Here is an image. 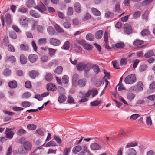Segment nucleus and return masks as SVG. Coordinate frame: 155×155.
<instances>
[{
	"label": "nucleus",
	"instance_id": "69168bd1",
	"mask_svg": "<svg viewBox=\"0 0 155 155\" xmlns=\"http://www.w3.org/2000/svg\"><path fill=\"white\" fill-rule=\"evenodd\" d=\"M63 25L65 28H69L71 27V24L68 22H65L63 23Z\"/></svg>",
	"mask_w": 155,
	"mask_h": 155
},
{
	"label": "nucleus",
	"instance_id": "a18cd8bd",
	"mask_svg": "<svg viewBox=\"0 0 155 155\" xmlns=\"http://www.w3.org/2000/svg\"><path fill=\"white\" fill-rule=\"evenodd\" d=\"M135 97V95L133 93H128L127 95V98L130 101L133 100L134 98Z\"/></svg>",
	"mask_w": 155,
	"mask_h": 155
},
{
	"label": "nucleus",
	"instance_id": "4c0bfd02",
	"mask_svg": "<svg viewBox=\"0 0 155 155\" xmlns=\"http://www.w3.org/2000/svg\"><path fill=\"white\" fill-rule=\"evenodd\" d=\"M63 68L62 67L59 66L55 69L54 72L57 74H59L61 73L62 71Z\"/></svg>",
	"mask_w": 155,
	"mask_h": 155
},
{
	"label": "nucleus",
	"instance_id": "864d4df0",
	"mask_svg": "<svg viewBox=\"0 0 155 155\" xmlns=\"http://www.w3.org/2000/svg\"><path fill=\"white\" fill-rule=\"evenodd\" d=\"M140 12L139 11H137L133 14V18L134 19H137L140 16Z\"/></svg>",
	"mask_w": 155,
	"mask_h": 155
},
{
	"label": "nucleus",
	"instance_id": "c9c22d12",
	"mask_svg": "<svg viewBox=\"0 0 155 155\" xmlns=\"http://www.w3.org/2000/svg\"><path fill=\"white\" fill-rule=\"evenodd\" d=\"M91 10L93 14L96 16H99L101 15L100 11L96 8H92Z\"/></svg>",
	"mask_w": 155,
	"mask_h": 155
},
{
	"label": "nucleus",
	"instance_id": "39448f33",
	"mask_svg": "<svg viewBox=\"0 0 155 155\" xmlns=\"http://www.w3.org/2000/svg\"><path fill=\"white\" fill-rule=\"evenodd\" d=\"M49 42L51 45L56 46L60 45L61 43L59 40L54 38L50 39Z\"/></svg>",
	"mask_w": 155,
	"mask_h": 155
},
{
	"label": "nucleus",
	"instance_id": "6e6d98bb",
	"mask_svg": "<svg viewBox=\"0 0 155 155\" xmlns=\"http://www.w3.org/2000/svg\"><path fill=\"white\" fill-rule=\"evenodd\" d=\"M48 51H49V54L50 56L53 55L55 53L56 49L51 48H48Z\"/></svg>",
	"mask_w": 155,
	"mask_h": 155
},
{
	"label": "nucleus",
	"instance_id": "7c9ffc66",
	"mask_svg": "<svg viewBox=\"0 0 155 155\" xmlns=\"http://www.w3.org/2000/svg\"><path fill=\"white\" fill-rule=\"evenodd\" d=\"M83 47L85 49L87 50H91L92 49V46L91 45L86 43L85 42L84 44Z\"/></svg>",
	"mask_w": 155,
	"mask_h": 155
},
{
	"label": "nucleus",
	"instance_id": "a878e982",
	"mask_svg": "<svg viewBox=\"0 0 155 155\" xmlns=\"http://www.w3.org/2000/svg\"><path fill=\"white\" fill-rule=\"evenodd\" d=\"M82 147L80 146H77L74 147L72 149V152L74 154H77L82 149Z\"/></svg>",
	"mask_w": 155,
	"mask_h": 155
},
{
	"label": "nucleus",
	"instance_id": "338daca9",
	"mask_svg": "<svg viewBox=\"0 0 155 155\" xmlns=\"http://www.w3.org/2000/svg\"><path fill=\"white\" fill-rule=\"evenodd\" d=\"M112 62L113 66L114 68L117 69L119 68V64L116 61H113Z\"/></svg>",
	"mask_w": 155,
	"mask_h": 155
},
{
	"label": "nucleus",
	"instance_id": "f257e3e1",
	"mask_svg": "<svg viewBox=\"0 0 155 155\" xmlns=\"http://www.w3.org/2000/svg\"><path fill=\"white\" fill-rule=\"evenodd\" d=\"M76 68L78 71H82L84 70V76L86 78L88 77V74L91 68L87 66V64L83 62H79L77 65Z\"/></svg>",
	"mask_w": 155,
	"mask_h": 155
},
{
	"label": "nucleus",
	"instance_id": "e2e57ef3",
	"mask_svg": "<svg viewBox=\"0 0 155 155\" xmlns=\"http://www.w3.org/2000/svg\"><path fill=\"white\" fill-rule=\"evenodd\" d=\"M139 117L140 115L139 114H134L131 116L130 118L131 120H134L138 118Z\"/></svg>",
	"mask_w": 155,
	"mask_h": 155
},
{
	"label": "nucleus",
	"instance_id": "cd10ccee",
	"mask_svg": "<svg viewBox=\"0 0 155 155\" xmlns=\"http://www.w3.org/2000/svg\"><path fill=\"white\" fill-rule=\"evenodd\" d=\"M154 55L153 51L150 50L144 54V56L145 58H149Z\"/></svg>",
	"mask_w": 155,
	"mask_h": 155
},
{
	"label": "nucleus",
	"instance_id": "09e8293b",
	"mask_svg": "<svg viewBox=\"0 0 155 155\" xmlns=\"http://www.w3.org/2000/svg\"><path fill=\"white\" fill-rule=\"evenodd\" d=\"M94 72L96 74H97L100 71V70L99 67L96 65H94L93 66Z\"/></svg>",
	"mask_w": 155,
	"mask_h": 155
},
{
	"label": "nucleus",
	"instance_id": "bb28decb",
	"mask_svg": "<svg viewBox=\"0 0 155 155\" xmlns=\"http://www.w3.org/2000/svg\"><path fill=\"white\" fill-rule=\"evenodd\" d=\"M137 142L135 141L128 143L126 146V148H129L132 147H134L137 145Z\"/></svg>",
	"mask_w": 155,
	"mask_h": 155
},
{
	"label": "nucleus",
	"instance_id": "e433bc0d",
	"mask_svg": "<svg viewBox=\"0 0 155 155\" xmlns=\"http://www.w3.org/2000/svg\"><path fill=\"white\" fill-rule=\"evenodd\" d=\"M101 103V101L100 100H96L90 103L91 105L92 106H98Z\"/></svg>",
	"mask_w": 155,
	"mask_h": 155
},
{
	"label": "nucleus",
	"instance_id": "f8f14e48",
	"mask_svg": "<svg viewBox=\"0 0 155 155\" xmlns=\"http://www.w3.org/2000/svg\"><path fill=\"white\" fill-rule=\"evenodd\" d=\"M91 149L93 150H97L101 149V147L97 143L92 144L91 145Z\"/></svg>",
	"mask_w": 155,
	"mask_h": 155
},
{
	"label": "nucleus",
	"instance_id": "bf43d9fd",
	"mask_svg": "<svg viewBox=\"0 0 155 155\" xmlns=\"http://www.w3.org/2000/svg\"><path fill=\"white\" fill-rule=\"evenodd\" d=\"M9 36L12 38L15 39L17 38V35L15 32L14 31H11L9 33Z\"/></svg>",
	"mask_w": 155,
	"mask_h": 155
},
{
	"label": "nucleus",
	"instance_id": "58836bf2",
	"mask_svg": "<svg viewBox=\"0 0 155 155\" xmlns=\"http://www.w3.org/2000/svg\"><path fill=\"white\" fill-rule=\"evenodd\" d=\"M66 97L64 95H61L58 98V101L60 103H62L66 100Z\"/></svg>",
	"mask_w": 155,
	"mask_h": 155
},
{
	"label": "nucleus",
	"instance_id": "5fc2aeb1",
	"mask_svg": "<svg viewBox=\"0 0 155 155\" xmlns=\"http://www.w3.org/2000/svg\"><path fill=\"white\" fill-rule=\"evenodd\" d=\"M150 34V33L149 31L147 29H143L141 33V34L142 36L147 35H149Z\"/></svg>",
	"mask_w": 155,
	"mask_h": 155
},
{
	"label": "nucleus",
	"instance_id": "8fccbe9b",
	"mask_svg": "<svg viewBox=\"0 0 155 155\" xmlns=\"http://www.w3.org/2000/svg\"><path fill=\"white\" fill-rule=\"evenodd\" d=\"M46 39L45 38H40L38 40V45H45L46 43Z\"/></svg>",
	"mask_w": 155,
	"mask_h": 155
},
{
	"label": "nucleus",
	"instance_id": "72a5a7b5",
	"mask_svg": "<svg viewBox=\"0 0 155 155\" xmlns=\"http://www.w3.org/2000/svg\"><path fill=\"white\" fill-rule=\"evenodd\" d=\"M35 4L34 1L33 0H29L27 2L26 5L28 8H31L34 6Z\"/></svg>",
	"mask_w": 155,
	"mask_h": 155
},
{
	"label": "nucleus",
	"instance_id": "dca6fc26",
	"mask_svg": "<svg viewBox=\"0 0 155 155\" xmlns=\"http://www.w3.org/2000/svg\"><path fill=\"white\" fill-rule=\"evenodd\" d=\"M29 61L31 63H34L36 61L38 57L35 54L30 55L28 57Z\"/></svg>",
	"mask_w": 155,
	"mask_h": 155
},
{
	"label": "nucleus",
	"instance_id": "c03bdc74",
	"mask_svg": "<svg viewBox=\"0 0 155 155\" xmlns=\"http://www.w3.org/2000/svg\"><path fill=\"white\" fill-rule=\"evenodd\" d=\"M21 50L23 51H27L28 49V47L27 45L22 44L20 45Z\"/></svg>",
	"mask_w": 155,
	"mask_h": 155
},
{
	"label": "nucleus",
	"instance_id": "37998d69",
	"mask_svg": "<svg viewBox=\"0 0 155 155\" xmlns=\"http://www.w3.org/2000/svg\"><path fill=\"white\" fill-rule=\"evenodd\" d=\"M127 62V59L126 58H123L121 59L120 64L121 65H124L126 64Z\"/></svg>",
	"mask_w": 155,
	"mask_h": 155
},
{
	"label": "nucleus",
	"instance_id": "79ce46f5",
	"mask_svg": "<svg viewBox=\"0 0 155 155\" xmlns=\"http://www.w3.org/2000/svg\"><path fill=\"white\" fill-rule=\"evenodd\" d=\"M71 150V147L65 148L63 152V155H69Z\"/></svg>",
	"mask_w": 155,
	"mask_h": 155
},
{
	"label": "nucleus",
	"instance_id": "ddd939ff",
	"mask_svg": "<svg viewBox=\"0 0 155 155\" xmlns=\"http://www.w3.org/2000/svg\"><path fill=\"white\" fill-rule=\"evenodd\" d=\"M28 19L25 17H21L20 20V23L21 25H25L28 23Z\"/></svg>",
	"mask_w": 155,
	"mask_h": 155
},
{
	"label": "nucleus",
	"instance_id": "f03ea898",
	"mask_svg": "<svg viewBox=\"0 0 155 155\" xmlns=\"http://www.w3.org/2000/svg\"><path fill=\"white\" fill-rule=\"evenodd\" d=\"M136 78L135 74H131L128 75L125 79V83L127 84H132L136 81Z\"/></svg>",
	"mask_w": 155,
	"mask_h": 155
},
{
	"label": "nucleus",
	"instance_id": "9b49d317",
	"mask_svg": "<svg viewBox=\"0 0 155 155\" xmlns=\"http://www.w3.org/2000/svg\"><path fill=\"white\" fill-rule=\"evenodd\" d=\"M86 82L87 81L85 79H80L78 81L77 86H79L81 87H83L85 85Z\"/></svg>",
	"mask_w": 155,
	"mask_h": 155
},
{
	"label": "nucleus",
	"instance_id": "ea45409f",
	"mask_svg": "<svg viewBox=\"0 0 155 155\" xmlns=\"http://www.w3.org/2000/svg\"><path fill=\"white\" fill-rule=\"evenodd\" d=\"M153 1V0H145L142 2V4L143 6H146L152 3Z\"/></svg>",
	"mask_w": 155,
	"mask_h": 155
},
{
	"label": "nucleus",
	"instance_id": "473e14b6",
	"mask_svg": "<svg viewBox=\"0 0 155 155\" xmlns=\"http://www.w3.org/2000/svg\"><path fill=\"white\" fill-rule=\"evenodd\" d=\"M54 27L56 31L59 33H63L64 32V30L58 25L56 24L54 25Z\"/></svg>",
	"mask_w": 155,
	"mask_h": 155
},
{
	"label": "nucleus",
	"instance_id": "412c9836",
	"mask_svg": "<svg viewBox=\"0 0 155 155\" xmlns=\"http://www.w3.org/2000/svg\"><path fill=\"white\" fill-rule=\"evenodd\" d=\"M103 32V31L102 30H100L97 31L95 35L96 38L98 39H101L102 37Z\"/></svg>",
	"mask_w": 155,
	"mask_h": 155
},
{
	"label": "nucleus",
	"instance_id": "4468645a",
	"mask_svg": "<svg viewBox=\"0 0 155 155\" xmlns=\"http://www.w3.org/2000/svg\"><path fill=\"white\" fill-rule=\"evenodd\" d=\"M74 7L75 11L76 12L80 13L81 12V5L78 2L75 3L74 5Z\"/></svg>",
	"mask_w": 155,
	"mask_h": 155
},
{
	"label": "nucleus",
	"instance_id": "052dcab7",
	"mask_svg": "<svg viewBox=\"0 0 155 155\" xmlns=\"http://www.w3.org/2000/svg\"><path fill=\"white\" fill-rule=\"evenodd\" d=\"M21 104L22 106L25 107H28L31 105V103L30 102L26 101V102H23Z\"/></svg>",
	"mask_w": 155,
	"mask_h": 155
},
{
	"label": "nucleus",
	"instance_id": "2f4dec72",
	"mask_svg": "<svg viewBox=\"0 0 155 155\" xmlns=\"http://www.w3.org/2000/svg\"><path fill=\"white\" fill-rule=\"evenodd\" d=\"M20 60L21 63L23 64H25L27 62V59L25 56L23 54L20 56Z\"/></svg>",
	"mask_w": 155,
	"mask_h": 155
},
{
	"label": "nucleus",
	"instance_id": "423d86ee",
	"mask_svg": "<svg viewBox=\"0 0 155 155\" xmlns=\"http://www.w3.org/2000/svg\"><path fill=\"white\" fill-rule=\"evenodd\" d=\"M32 144L29 141H25L23 143V147L27 151L30 150L32 148Z\"/></svg>",
	"mask_w": 155,
	"mask_h": 155
},
{
	"label": "nucleus",
	"instance_id": "c85d7f7f",
	"mask_svg": "<svg viewBox=\"0 0 155 155\" xmlns=\"http://www.w3.org/2000/svg\"><path fill=\"white\" fill-rule=\"evenodd\" d=\"M92 97H94L98 94V91L96 88H94L90 90Z\"/></svg>",
	"mask_w": 155,
	"mask_h": 155
},
{
	"label": "nucleus",
	"instance_id": "de8ad7c7",
	"mask_svg": "<svg viewBox=\"0 0 155 155\" xmlns=\"http://www.w3.org/2000/svg\"><path fill=\"white\" fill-rule=\"evenodd\" d=\"M144 41L140 40H137L134 42L133 44L135 46H138L143 44Z\"/></svg>",
	"mask_w": 155,
	"mask_h": 155
},
{
	"label": "nucleus",
	"instance_id": "b1692460",
	"mask_svg": "<svg viewBox=\"0 0 155 155\" xmlns=\"http://www.w3.org/2000/svg\"><path fill=\"white\" fill-rule=\"evenodd\" d=\"M137 91H142L143 90L144 87L143 82L141 81L138 82L137 84Z\"/></svg>",
	"mask_w": 155,
	"mask_h": 155
},
{
	"label": "nucleus",
	"instance_id": "6ab92c4d",
	"mask_svg": "<svg viewBox=\"0 0 155 155\" xmlns=\"http://www.w3.org/2000/svg\"><path fill=\"white\" fill-rule=\"evenodd\" d=\"M27 150L22 146H21L18 150L17 153L18 154L25 155L26 154Z\"/></svg>",
	"mask_w": 155,
	"mask_h": 155
},
{
	"label": "nucleus",
	"instance_id": "c756f323",
	"mask_svg": "<svg viewBox=\"0 0 155 155\" xmlns=\"http://www.w3.org/2000/svg\"><path fill=\"white\" fill-rule=\"evenodd\" d=\"M70 46V43L68 41L64 42L63 46L61 47L62 49L68 50Z\"/></svg>",
	"mask_w": 155,
	"mask_h": 155
},
{
	"label": "nucleus",
	"instance_id": "3c124183",
	"mask_svg": "<svg viewBox=\"0 0 155 155\" xmlns=\"http://www.w3.org/2000/svg\"><path fill=\"white\" fill-rule=\"evenodd\" d=\"M56 145V144L55 142L54 141H51L45 145V147H49L51 146H55Z\"/></svg>",
	"mask_w": 155,
	"mask_h": 155
},
{
	"label": "nucleus",
	"instance_id": "a19ab883",
	"mask_svg": "<svg viewBox=\"0 0 155 155\" xmlns=\"http://www.w3.org/2000/svg\"><path fill=\"white\" fill-rule=\"evenodd\" d=\"M36 128V125L34 124H29L27 126V129L30 130H35Z\"/></svg>",
	"mask_w": 155,
	"mask_h": 155
},
{
	"label": "nucleus",
	"instance_id": "aec40b11",
	"mask_svg": "<svg viewBox=\"0 0 155 155\" xmlns=\"http://www.w3.org/2000/svg\"><path fill=\"white\" fill-rule=\"evenodd\" d=\"M104 40L106 44L105 45V47L107 49H109V46L108 45V34L106 31H105L104 33Z\"/></svg>",
	"mask_w": 155,
	"mask_h": 155
},
{
	"label": "nucleus",
	"instance_id": "a211bd4d",
	"mask_svg": "<svg viewBox=\"0 0 155 155\" xmlns=\"http://www.w3.org/2000/svg\"><path fill=\"white\" fill-rule=\"evenodd\" d=\"M6 61H8V60L12 63L15 62L16 61L15 57L13 56H6L5 58Z\"/></svg>",
	"mask_w": 155,
	"mask_h": 155
},
{
	"label": "nucleus",
	"instance_id": "f3484780",
	"mask_svg": "<svg viewBox=\"0 0 155 155\" xmlns=\"http://www.w3.org/2000/svg\"><path fill=\"white\" fill-rule=\"evenodd\" d=\"M126 153L127 155H136L137 154L136 151L133 148L128 149Z\"/></svg>",
	"mask_w": 155,
	"mask_h": 155
},
{
	"label": "nucleus",
	"instance_id": "1a4fd4ad",
	"mask_svg": "<svg viewBox=\"0 0 155 155\" xmlns=\"http://www.w3.org/2000/svg\"><path fill=\"white\" fill-rule=\"evenodd\" d=\"M47 89L48 91L51 90L53 91H55L57 87L55 84L51 83H49L47 85Z\"/></svg>",
	"mask_w": 155,
	"mask_h": 155
},
{
	"label": "nucleus",
	"instance_id": "f704fd0d",
	"mask_svg": "<svg viewBox=\"0 0 155 155\" xmlns=\"http://www.w3.org/2000/svg\"><path fill=\"white\" fill-rule=\"evenodd\" d=\"M86 38L87 40L91 41H93L94 39V36L91 33H88L87 35L86 36Z\"/></svg>",
	"mask_w": 155,
	"mask_h": 155
},
{
	"label": "nucleus",
	"instance_id": "0eeeda50",
	"mask_svg": "<svg viewBox=\"0 0 155 155\" xmlns=\"http://www.w3.org/2000/svg\"><path fill=\"white\" fill-rule=\"evenodd\" d=\"M5 20L7 25H9L12 22L11 14L9 13H7L5 16Z\"/></svg>",
	"mask_w": 155,
	"mask_h": 155
},
{
	"label": "nucleus",
	"instance_id": "9d476101",
	"mask_svg": "<svg viewBox=\"0 0 155 155\" xmlns=\"http://www.w3.org/2000/svg\"><path fill=\"white\" fill-rule=\"evenodd\" d=\"M78 75L77 74H74L72 77V84L75 86H77V82L78 81Z\"/></svg>",
	"mask_w": 155,
	"mask_h": 155
},
{
	"label": "nucleus",
	"instance_id": "0e129e2a",
	"mask_svg": "<svg viewBox=\"0 0 155 155\" xmlns=\"http://www.w3.org/2000/svg\"><path fill=\"white\" fill-rule=\"evenodd\" d=\"M146 123L147 125L150 126L152 124V120L150 117H147L146 119Z\"/></svg>",
	"mask_w": 155,
	"mask_h": 155
},
{
	"label": "nucleus",
	"instance_id": "5701e85b",
	"mask_svg": "<svg viewBox=\"0 0 155 155\" xmlns=\"http://www.w3.org/2000/svg\"><path fill=\"white\" fill-rule=\"evenodd\" d=\"M8 86L11 88H15L17 86V82L15 80L12 81L8 83Z\"/></svg>",
	"mask_w": 155,
	"mask_h": 155
},
{
	"label": "nucleus",
	"instance_id": "20e7f679",
	"mask_svg": "<svg viewBox=\"0 0 155 155\" xmlns=\"http://www.w3.org/2000/svg\"><path fill=\"white\" fill-rule=\"evenodd\" d=\"M34 8L41 13H43L44 12L47 10L46 7L41 2H40L38 5L36 6Z\"/></svg>",
	"mask_w": 155,
	"mask_h": 155
},
{
	"label": "nucleus",
	"instance_id": "4be33fe9",
	"mask_svg": "<svg viewBox=\"0 0 155 155\" xmlns=\"http://www.w3.org/2000/svg\"><path fill=\"white\" fill-rule=\"evenodd\" d=\"M30 14L31 16L36 18H38L41 16L40 14L35 10L31 11L30 12Z\"/></svg>",
	"mask_w": 155,
	"mask_h": 155
},
{
	"label": "nucleus",
	"instance_id": "13d9d810",
	"mask_svg": "<svg viewBox=\"0 0 155 155\" xmlns=\"http://www.w3.org/2000/svg\"><path fill=\"white\" fill-rule=\"evenodd\" d=\"M45 78L47 81H50L52 79V75L51 74H48L46 75Z\"/></svg>",
	"mask_w": 155,
	"mask_h": 155
},
{
	"label": "nucleus",
	"instance_id": "4d7b16f0",
	"mask_svg": "<svg viewBox=\"0 0 155 155\" xmlns=\"http://www.w3.org/2000/svg\"><path fill=\"white\" fill-rule=\"evenodd\" d=\"M73 8L71 7H69L67 12V15L69 16H71L73 14Z\"/></svg>",
	"mask_w": 155,
	"mask_h": 155
},
{
	"label": "nucleus",
	"instance_id": "393cba45",
	"mask_svg": "<svg viewBox=\"0 0 155 155\" xmlns=\"http://www.w3.org/2000/svg\"><path fill=\"white\" fill-rule=\"evenodd\" d=\"M47 31L48 34L51 35H54L55 33V31L54 28L51 26H49L48 27Z\"/></svg>",
	"mask_w": 155,
	"mask_h": 155
},
{
	"label": "nucleus",
	"instance_id": "680f3d73",
	"mask_svg": "<svg viewBox=\"0 0 155 155\" xmlns=\"http://www.w3.org/2000/svg\"><path fill=\"white\" fill-rule=\"evenodd\" d=\"M11 73V71L8 69H5L3 73V74L5 76H8L10 75Z\"/></svg>",
	"mask_w": 155,
	"mask_h": 155
},
{
	"label": "nucleus",
	"instance_id": "6e6552de",
	"mask_svg": "<svg viewBox=\"0 0 155 155\" xmlns=\"http://www.w3.org/2000/svg\"><path fill=\"white\" fill-rule=\"evenodd\" d=\"M124 31L125 33L129 34L132 32V29L129 25L128 24H126L124 26Z\"/></svg>",
	"mask_w": 155,
	"mask_h": 155
},
{
	"label": "nucleus",
	"instance_id": "774afa93",
	"mask_svg": "<svg viewBox=\"0 0 155 155\" xmlns=\"http://www.w3.org/2000/svg\"><path fill=\"white\" fill-rule=\"evenodd\" d=\"M147 68V66L146 65H142L140 66L139 68V71L141 72H143Z\"/></svg>",
	"mask_w": 155,
	"mask_h": 155
},
{
	"label": "nucleus",
	"instance_id": "7ed1b4c3",
	"mask_svg": "<svg viewBox=\"0 0 155 155\" xmlns=\"http://www.w3.org/2000/svg\"><path fill=\"white\" fill-rule=\"evenodd\" d=\"M5 134L6 137L9 139H12L15 134V132L13 131V129L9 128H7L6 129Z\"/></svg>",
	"mask_w": 155,
	"mask_h": 155
},
{
	"label": "nucleus",
	"instance_id": "2eb2a0df",
	"mask_svg": "<svg viewBox=\"0 0 155 155\" xmlns=\"http://www.w3.org/2000/svg\"><path fill=\"white\" fill-rule=\"evenodd\" d=\"M29 74L31 78L35 79L36 77L39 74L37 71L33 70L30 71L29 72Z\"/></svg>",
	"mask_w": 155,
	"mask_h": 155
},
{
	"label": "nucleus",
	"instance_id": "49530a36",
	"mask_svg": "<svg viewBox=\"0 0 155 155\" xmlns=\"http://www.w3.org/2000/svg\"><path fill=\"white\" fill-rule=\"evenodd\" d=\"M26 133V131L23 129H20L18 130L17 132V134L20 136H21Z\"/></svg>",
	"mask_w": 155,
	"mask_h": 155
},
{
	"label": "nucleus",
	"instance_id": "603ef678",
	"mask_svg": "<svg viewBox=\"0 0 155 155\" xmlns=\"http://www.w3.org/2000/svg\"><path fill=\"white\" fill-rule=\"evenodd\" d=\"M62 81L63 83L66 84L68 82V77L67 75L64 76L62 78Z\"/></svg>",
	"mask_w": 155,
	"mask_h": 155
}]
</instances>
